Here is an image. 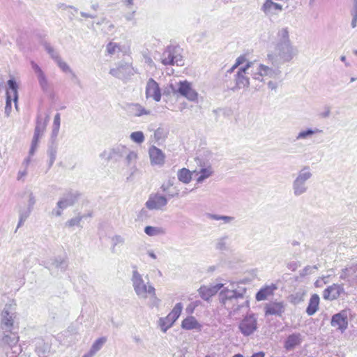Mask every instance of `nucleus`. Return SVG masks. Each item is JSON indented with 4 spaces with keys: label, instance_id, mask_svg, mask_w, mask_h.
<instances>
[{
    "label": "nucleus",
    "instance_id": "nucleus-32",
    "mask_svg": "<svg viewBox=\"0 0 357 357\" xmlns=\"http://www.w3.org/2000/svg\"><path fill=\"white\" fill-rule=\"evenodd\" d=\"M130 112L135 116H141L142 115H149L151 114L150 110L146 109L141 105L135 103L129 106Z\"/></svg>",
    "mask_w": 357,
    "mask_h": 357
},
{
    "label": "nucleus",
    "instance_id": "nucleus-26",
    "mask_svg": "<svg viewBox=\"0 0 357 357\" xmlns=\"http://www.w3.org/2000/svg\"><path fill=\"white\" fill-rule=\"evenodd\" d=\"M301 343V335L300 333H293L289 335L285 342L284 348L288 350H292L296 346L299 345Z\"/></svg>",
    "mask_w": 357,
    "mask_h": 357
},
{
    "label": "nucleus",
    "instance_id": "nucleus-43",
    "mask_svg": "<svg viewBox=\"0 0 357 357\" xmlns=\"http://www.w3.org/2000/svg\"><path fill=\"white\" fill-rule=\"evenodd\" d=\"M305 294V292L302 291H297L295 294H291L290 296L291 303H292L294 305L299 304L304 301Z\"/></svg>",
    "mask_w": 357,
    "mask_h": 357
},
{
    "label": "nucleus",
    "instance_id": "nucleus-3",
    "mask_svg": "<svg viewBox=\"0 0 357 357\" xmlns=\"http://www.w3.org/2000/svg\"><path fill=\"white\" fill-rule=\"evenodd\" d=\"M131 282L135 294L140 299L151 298L153 299L154 305H158L160 299L156 296V290L151 283L148 276L143 278L136 267L132 271Z\"/></svg>",
    "mask_w": 357,
    "mask_h": 357
},
{
    "label": "nucleus",
    "instance_id": "nucleus-45",
    "mask_svg": "<svg viewBox=\"0 0 357 357\" xmlns=\"http://www.w3.org/2000/svg\"><path fill=\"white\" fill-rule=\"evenodd\" d=\"M131 140L137 144H142L144 141V135L142 131H135L130 134Z\"/></svg>",
    "mask_w": 357,
    "mask_h": 357
},
{
    "label": "nucleus",
    "instance_id": "nucleus-39",
    "mask_svg": "<svg viewBox=\"0 0 357 357\" xmlns=\"http://www.w3.org/2000/svg\"><path fill=\"white\" fill-rule=\"evenodd\" d=\"M43 45L45 50L55 62L61 59L59 52L50 43H45Z\"/></svg>",
    "mask_w": 357,
    "mask_h": 357
},
{
    "label": "nucleus",
    "instance_id": "nucleus-19",
    "mask_svg": "<svg viewBox=\"0 0 357 357\" xmlns=\"http://www.w3.org/2000/svg\"><path fill=\"white\" fill-rule=\"evenodd\" d=\"M261 10L266 16H273L278 15L282 11L283 8L281 4L275 3L273 0H266Z\"/></svg>",
    "mask_w": 357,
    "mask_h": 357
},
{
    "label": "nucleus",
    "instance_id": "nucleus-17",
    "mask_svg": "<svg viewBox=\"0 0 357 357\" xmlns=\"http://www.w3.org/2000/svg\"><path fill=\"white\" fill-rule=\"evenodd\" d=\"M146 97V98H152L156 102H159L161 99L160 89L158 84L153 78H150L147 81Z\"/></svg>",
    "mask_w": 357,
    "mask_h": 357
},
{
    "label": "nucleus",
    "instance_id": "nucleus-46",
    "mask_svg": "<svg viewBox=\"0 0 357 357\" xmlns=\"http://www.w3.org/2000/svg\"><path fill=\"white\" fill-rule=\"evenodd\" d=\"M56 63L62 71L64 73H71L73 76H75L70 66L65 61H63L61 58L56 61Z\"/></svg>",
    "mask_w": 357,
    "mask_h": 357
},
{
    "label": "nucleus",
    "instance_id": "nucleus-1",
    "mask_svg": "<svg viewBox=\"0 0 357 357\" xmlns=\"http://www.w3.org/2000/svg\"><path fill=\"white\" fill-rule=\"evenodd\" d=\"M247 289L243 282L225 280V308L229 315L238 319L241 314H244L248 308V300L245 297Z\"/></svg>",
    "mask_w": 357,
    "mask_h": 357
},
{
    "label": "nucleus",
    "instance_id": "nucleus-36",
    "mask_svg": "<svg viewBox=\"0 0 357 357\" xmlns=\"http://www.w3.org/2000/svg\"><path fill=\"white\" fill-rule=\"evenodd\" d=\"M144 232L149 236H156L165 234V231L163 228L152 226H146L144 228Z\"/></svg>",
    "mask_w": 357,
    "mask_h": 357
},
{
    "label": "nucleus",
    "instance_id": "nucleus-13",
    "mask_svg": "<svg viewBox=\"0 0 357 357\" xmlns=\"http://www.w3.org/2000/svg\"><path fill=\"white\" fill-rule=\"evenodd\" d=\"M167 204V199L165 195L158 193L150 195L145 205L149 210H160Z\"/></svg>",
    "mask_w": 357,
    "mask_h": 357
},
{
    "label": "nucleus",
    "instance_id": "nucleus-63",
    "mask_svg": "<svg viewBox=\"0 0 357 357\" xmlns=\"http://www.w3.org/2000/svg\"><path fill=\"white\" fill-rule=\"evenodd\" d=\"M42 136H40V135L33 134V137L32 142H31V145H34V146H38L39 139Z\"/></svg>",
    "mask_w": 357,
    "mask_h": 357
},
{
    "label": "nucleus",
    "instance_id": "nucleus-11",
    "mask_svg": "<svg viewBox=\"0 0 357 357\" xmlns=\"http://www.w3.org/2000/svg\"><path fill=\"white\" fill-rule=\"evenodd\" d=\"M135 73L132 66L127 63H120L117 68H112L109 70L110 75L121 79H128Z\"/></svg>",
    "mask_w": 357,
    "mask_h": 357
},
{
    "label": "nucleus",
    "instance_id": "nucleus-5",
    "mask_svg": "<svg viewBox=\"0 0 357 357\" xmlns=\"http://www.w3.org/2000/svg\"><path fill=\"white\" fill-rule=\"evenodd\" d=\"M254 69L255 63L250 61L247 62L244 66L238 68L234 75V85L229 86L227 84V87L233 91L248 87L250 82L248 75L251 74L253 76Z\"/></svg>",
    "mask_w": 357,
    "mask_h": 357
},
{
    "label": "nucleus",
    "instance_id": "nucleus-41",
    "mask_svg": "<svg viewBox=\"0 0 357 357\" xmlns=\"http://www.w3.org/2000/svg\"><path fill=\"white\" fill-rule=\"evenodd\" d=\"M313 136L312 128H307L305 130L300 131L296 137V140L309 139Z\"/></svg>",
    "mask_w": 357,
    "mask_h": 357
},
{
    "label": "nucleus",
    "instance_id": "nucleus-25",
    "mask_svg": "<svg viewBox=\"0 0 357 357\" xmlns=\"http://www.w3.org/2000/svg\"><path fill=\"white\" fill-rule=\"evenodd\" d=\"M149 157L152 165H162L165 162V155L162 151L155 146L150 148Z\"/></svg>",
    "mask_w": 357,
    "mask_h": 357
},
{
    "label": "nucleus",
    "instance_id": "nucleus-31",
    "mask_svg": "<svg viewBox=\"0 0 357 357\" xmlns=\"http://www.w3.org/2000/svg\"><path fill=\"white\" fill-rule=\"evenodd\" d=\"M8 86L10 91H8L15 102V108L17 109V100H18V85L14 79H10L8 81Z\"/></svg>",
    "mask_w": 357,
    "mask_h": 357
},
{
    "label": "nucleus",
    "instance_id": "nucleus-20",
    "mask_svg": "<svg viewBox=\"0 0 357 357\" xmlns=\"http://www.w3.org/2000/svg\"><path fill=\"white\" fill-rule=\"evenodd\" d=\"M222 287H223V284L222 283H218L210 287L204 285L198 289V291L202 299L208 301L209 298L215 295Z\"/></svg>",
    "mask_w": 357,
    "mask_h": 357
},
{
    "label": "nucleus",
    "instance_id": "nucleus-10",
    "mask_svg": "<svg viewBox=\"0 0 357 357\" xmlns=\"http://www.w3.org/2000/svg\"><path fill=\"white\" fill-rule=\"evenodd\" d=\"M127 152V147L121 144L116 145L109 150H105L100 154V157L107 162L114 160L118 161L120 158L124 157Z\"/></svg>",
    "mask_w": 357,
    "mask_h": 357
},
{
    "label": "nucleus",
    "instance_id": "nucleus-44",
    "mask_svg": "<svg viewBox=\"0 0 357 357\" xmlns=\"http://www.w3.org/2000/svg\"><path fill=\"white\" fill-rule=\"evenodd\" d=\"M36 351L39 357H46L50 352V347L47 344H41L36 347Z\"/></svg>",
    "mask_w": 357,
    "mask_h": 357
},
{
    "label": "nucleus",
    "instance_id": "nucleus-28",
    "mask_svg": "<svg viewBox=\"0 0 357 357\" xmlns=\"http://www.w3.org/2000/svg\"><path fill=\"white\" fill-rule=\"evenodd\" d=\"M201 326V324L192 316L187 317L181 323V327L185 330L200 329Z\"/></svg>",
    "mask_w": 357,
    "mask_h": 357
},
{
    "label": "nucleus",
    "instance_id": "nucleus-35",
    "mask_svg": "<svg viewBox=\"0 0 357 357\" xmlns=\"http://www.w3.org/2000/svg\"><path fill=\"white\" fill-rule=\"evenodd\" d=\"M178 179L183 183H188L192 179L191 172L186 169L182 168L178 172Z\"/></svg>",
    "mask_w": 357,
    "mask_h": 357
},
{
    "label": "nucleus",
    "instance_id": "nucleus-8",
    "mask_svg": "<svg viewBox=\"0 0 357 357\" xmlns=\"http://www.w3.org/2000/svg\"><path fill=\"white\" fill-rule=\"evenodd\" d=\"M280 66H273L270 67L264 64H259L254 69L253 78L261 81V77H268L270 78L277 79L281 75Z\"/></svg>",
    "mask_w": 357,
    "mask_h": 357
},
{
    "label": "nucleus",
    "instance_id": "nucleus-9",
    "mask_svg": "<svg viewBox=\"0 0 357 357\" xmlns=\"http://www.w3.org/2000/svg\"><path fill=\"white\" fill-rule=\"evenodd\" d=\"M183 310V305L181 303H178L175 305L172 310L165 318L159 319V325L162 331L165 333L169 328L172 326L174 323L178 319L181 314Z\"/></svg>",
    "mask_w": 357,
    "mask_h": 357
},
{
    "label": "nucleus",
    "instance_id": "nucleus-51",
    "mask_svg": "<svg viewBox=\"0 0 357 357\" xmlns=\"http://www.w3.org/2000/svg\"><path fill=\"white\" fill-rule=\"evenodd\" d=\"M211 174V172L208 169L203 168L200 171V176L197 178V181L198 183L203 182L206 178H208Z\"/></svg>",
    "mask_w": 357,
    "mask_h": 357
},
{
    "label": "nucleus",
    "instance_id": "nucleus-49",
    "mask_svg": "<svg viewBox=\"0 0 357 357\" xmlns=\"http://www.w3.org/2000/svg\"><path fill=\"white\" fill-rule=\"evenodd\" d=\"M82 220V216H77L75 218H71L70 220L66 222V226L69 227L74 226H78L82 227V226L80 225Z\"/></svg>",
    "mask_w": 357,
    "mask_h": 357
},
{
    "label": "nucleus",
    "instance_id": "nucleus-37",
    "mask_svg": "<svg viewBox=\"0 0 357 357\" xmlns=\"http://www.w3.org/2000/svg\"><path fill=\"white\" fill-rule=\"evenodd\" d=\"M125 162L127 166L135 165L137 159V154L133 151H130L127 149V152L125 154Z\"/></svg>",
    "mask_w": 357,
    "mask_h": 357
},
{
    "label": "nucleus",
    "instance_id": "nucleus-18",
    "mask_svg": "<svg viewBox=\"0 0 357 357\" xmlns=\"http://www.w3.org/2000/svg\"><path fill=\"white\" fill-rule=\"evenodd\" d=\"M331 324L333 327H337L341 332H344L348 326L347 314L346 312L341 311L333 315Z\"/></svg>",
    "mask_w": 357,
    "mask_h": 357
},
{
    "label": "nucleus",
    "instance_id": "nucleus-40",
    "mask_svg": "<svg viewBox=\"0 0 357 357\" xmlns=\"http://www.w3.org/2000/svg\"><path fill=\"white\" fill-rule=\"evenodd\" d=\"M107 342V337H101L98 339H97L93 344H92L90 350L96 354L98 351L101 349V348L103 347L105 343Z\"/></svg>",
    "mask_w": 357,
    "mask_h": 357
},
{
    "label": "nucleus",
    "instance_id": "nucleus-23",
    "mask_svg": "<svg viewBox=\"0 0 357 357\" xmlns=\"http://www.w3.org/2000/svg\"><path fill=\"white\" fill-rule=\"evenodd\" d=\"M31 65L34 73L36 74L40 86L43 91H46L48 89V82L45 74L40 67L34 61H31Z\"/></svg>",
    "mask_w": 357,
    "mask_h": 357
},
{
    "label": "nucleus",
    "instance_id": "nucleus-6",
    "mask_svg": "<svg viewBox=\"0 0 357 357\" xmlns=\"http://www.w3.org/2000/svg\"><path fill=\"white\" fill-rule=\"evenodd\" d=\"M16 318V304L6 303L0 313V328L4 332H10Z\"/></svg>",
    "mask_w": 357,
    "mask_h": 357
},
{
    "label": "nucleus",
    "instance_id": "nucleus-14",
    "mask_svg": "<svg viewBox=\"0 0 357 357\" xmlns=\"http://www.w3.org/2000/svg\"><path fill=\"white\" fill-rule=\"evenodd\" d=\"M286 310V304L282 301H272L264 306L265 316L275 315L282 317Z\"/></svg>",
    "mask_w": 357,
    "mask_h": 357
},
{
    "label": "nucleus",
    "instance_id": "nucleus-48",
    "mask_svg": "<svg viewBox=\"0 0 357 357\" xmlns=\"http://www.w3.org/2000/svg\"><path fill=\"white\" fill-rule=\"evenodd\" d=\"M13 98L10 94V93L8 91V90L6 91V107H5V114L6 116H9L10 111H11V102H12Z\"/></svg>",
    "mask_w": 357,
    "mask_h": 357
},
{
    "label": "nucleus",
    "instance_id": "nucleus-57",
    "mask_svg": "<svg viewBox=\"0 0 357 357\" xmlns=\"http://www.w3.org/2000/svg\"><path fill=\"white\" fill-rule=\"evenodd\" d=\"M59 128L53 127L52 131L51 142L52 141L56 142V139L59 134Z\"/></svg>",
    "mask_w": 357,
    "mask_h": 357
},
{
    "label": "nucleus",
    "instance_id": "nucleus-59",
    "mask_svg": "<svg viewBox=\"0 0 357 357\" xmlns=\"http://www.w3.org/2000/svg\"><path fill=\"white\" fill-rule=\"evenodd\" d=\"M53 127L60 128V114L56 113L54 118Z\"/></svg>",
    "mask_w": 357,
    "mask_h": 357
},
{
    "label": "nucleus",
    "instance_id": "nucleus-42",
    "mask_svg": "<svg viewBox=\"0 0 357 357\" xmlns=\"http://www.w3.org/2000/svg\"><path fill=\"white\" fill-rule=\"evenodd\" d=\"M245 61H246L245 55H241L240 56H238L236 59V62L232 66V67L227 71L225 76L227 77L228 74H231L236 68H238L241 67V66L242 64H243Z\"/></svg>",
    "mask_w": 357,
    "mask_h": 357
},
{
    "label": "nucleus",
    "instance_id": "nucleus-52",
    "mask_svg": "<svg viewBox=\"0 0 357 357\" xmlns=\"http://www.w3.org/2000/svg\"><path fill=\"white\" fill-rule=\"evenodd\" d=\"M352 20H351V27L355 28L357 26V0L354 1V10L351 12Z\"/></svg>",
    "mask_w": 357,
    "mask_h": 357
},
{
    "label": "nucleus",
    "instance_id": "nucleus-61",
    "mask_svg": "<svg viewBox=\"0 0 357 357\" xmlns=\"http://www.w3.org/2000/svg\"><path fill=\"white\" fill-rule=\"evenodd\" d=\"M63 210H64V209L63 208H59V207H58L56 206V208H54V209L52 210V215H54V216H56V217H59V216L61 215Z\"/></svg>",
    "mask_w": 357,
    "mask_h": 357
},
{
    "label": "nucleus",
    "instance_id": "nucleus-56",
    "mask_svg": "<svg viewBox=\"0 0 357 357\" xmlns=\"http://www.w3.org/2000/svg\"><path fill=\"white\" fill-rule=\"evenodd\" d=\"M331 114V108L328 106L325 107L324 112L319 114L320 117L326 119L328 118Z\"/></svg>",
    "mask_w": 357,
    "mask_h": 357
},
{
    "label": "nucleus",
    "instance_id": "nucleus-62",
    "mask_svg": "<svg viewBox=\"0 0 357 357\" xmlns=\"http://www.w3.org/2000/svg\"><path fill=\"white\" fill-rule=\"evenodd\" d=\"M134 1L135 0H122L121 2L127 8L130 9L131 6L134 5Z\"/></svg>",
    "mask_w": 357,
    "mask_h": 357
},
{
    "label": "nucleus",
    "instance_id": "nucleus-29",
    "mask_svg": "<svg viewBox=\"0 0 357 357\" xmlns=\"http://www.w3.org/2000/svg\"><path fill=\"white\" fill-rule=\"evenodd\" d=\"M48 121V116L45 119H43L41 116L38 115L36 120V125L34 130V134L43 136L46 129Z\"/></svg>",
    "mask_w": 357,
    "mask_h": 357
},
{
    "label": "nucleus",
    "instance_id": "nucleus-22",
    "mask_svg": "<svg viewBox=\"0 0 357 357\" xmlns=\"http://www.w3.org/2000/svg\"><path fill=\"white\" fill-rule=\"evenodd\" d=\"M79 197L77 192H70L62 197L56 204L57 206L61 208H66L68 206L74 205Z\"/></svg>",
    "mask_w": 357,
    "mask_h": 357
},
{
    "label": "nucleus",
    "instance_id": "nucleus-50",
    "mask_svg": "<svg viewBox=\"0 0 357 357\" xmlns=\"http://www.w3.org/2000/svg\"><path fill=\"white\" fill-rule=\"evenodd\" d=\"M120 50V47L116 44L112 42H110L107 45V52L109 54H114L116 52Z\"/></svg>",
    "mask_w": 357,
    "mask_h": 357
},
{
    "label": "nucleus",
    "instance_id": "nucleus-54",
    "mask_svg": "<svg viewBox=\"0 0 357 357\" xmlns=\"http://www.w3.org/2000/svg\"><path fill=\"white\" fill-rule=\"evenodd\" d=\"M114 27L115 26L114 24H112L110 21H106L105 25L103 26L102 31L105 33L109 34L114 31Z\"/></svg>",
    "mask_w": 357,
    "mask_h": 357
},
{
    "label": "nucleus",
    "instance_id": "nucleus-34",
    "mask_svg": "<svg viewBox=\"0 0 357 357\" xmlns=\"http://www.w3.org/2000/svg\"><path fill=\"white\" fill-rule=\"evenodd\" d=\"M6 333L2 337V342L10 347L15 345L18 342L19 337L15 333H12V331Z\"/></svg>",
    "mask_w": 357,
    "mask_h": 357
},
{
    "label": "nucleus",
    "instance_id": "nucleus-47",
    "mask_svg": "<svg viewBox=\"0 0 357 357\" xmlns=\"http://www.w3.org/2000/svg\"><path fill=\"white\" fill-rule=\"evenodd\" d=\"M31 211V209L27 208L26 211H20V220L17 225V228L20 227L24 224L27 218L29 216Z\"/></svg>",
    "mask_w": 357,
    "mask_h": 357
},
{
    "label": "nucleus",
    "instance_id": "nucleus-12",
    "mask_svg": "<svg viewBox=\"0 0 357 357\" xmlns=\"http://www.w3.org/2000/svg\"><path fill=\"white\" fill-rule=\"evenodd\" d=\"M172 88L174 93H178L189 100L193 101L197 98V93L192 89L190 83L186 80L179 82L176 89H174L172 86Z\"/></svg>",
    "mask_w": 357,
    "mask_h": 357
},
{
    "label": "nucleus",
    "instance_id": "nucleus-60",
    "mask_svg": "<svg viewBox=\"0 0 357 357\" xmlns=\"http://www.w3.org/2000/svg\"><path fill=\"white\" fill-rule=\"evenodd\" d=\"M348 272H349V268H345L342 269V272L340 273V278L341 280H346L349 277Z\"/></svg>",
    "mask_w": 357,
    "mask_h": 357
},
{
    "label": "nucleus",
    "instance_id": "nucleus-4",
    "mask_svg": "<svg viewBox=\"0 0 357 357\" xmlns=\"http://www.w3.org/2000/svg\"><path fill=\"white\" fill-rule=\"evenodd\" d=\"M312 177V173L309 166H304L297 174L292 182V190L295 197H299L308 190L307 181Z\"/></svg>",
    "mask_w": 357,
    "mask_h": 357
},
{
    "label": "nucleus",
    "instance_id": "nucleus-64",
    "mask_svg": "<svg viewBox=\"0 0 357 357\" xmlns=\"http://www.w3.org/2000/svg\"><path fill=\"white\" fill-rule=\"evenodd\" d=\"M80 15H81L82 17H83L84 18L93 19V18H95L96 17V15H95V14L85 13V12H83V11L80 12Z\"/></svg>",
    "mask_w": 357,
    "mask_h": 357
},
{
    "label": "nucleus",
    "instance_id": "nucleus-30",
    "mask_svg": "<svg viewBox=\"0 0 357 357\" xmlns=\"http://www.w3.org/2000/svg\"><path fill=\"white\" fill-rule=\"evenodd\" d=\"M227 261L228 264L233 267V264H238L241 261V259L238 253L229 251L225 247V261Z\"/></svg>",
    "mask_w": 357,
    "mask_h": 357
},
{
    "label": "nucleus",
    "instance_id": "nucleus-24",
    "mask_svg": "<svg viewBox=\"0 0 357 357\" xmlns=\"http://www.w3.org/2000/svg\"><path fill=\"white\" fill-rule=\"evenodd\" d=\"M278 289V287L275 284H271L270 285H266L261 287L256 294L255 298L257 301H264L268 298V296H273L274 291Z\"/></svg>",
    "mask_w": 357,
    "mask_h": 357
},
{
    "label": "nucleus",
    "instance_id": "nucleus-55",
    "mask_svg": "<svg viewBox=\"0 0 357 357\" xmlns=\"http://www.w3.org/2000/svg\"><path fill=\"white\" fill-rule=\"evenodd\" d=\"M35 203H36L35 197L33 195V194L31 192L29 194V202H28V208L32 210Z\"/></svg>",
    "mask_w": 357,
    "mask_h": 357
},
{
    "label": "nucleus",
    "instance_id": "nucleus-33",
    "mask_svg": "<svg viewBox=\"0 0 357 357\" xmlns=\"http://www.w3.org/2000/svg\"><path fill=\"white\" fill-rule=\"evenodd\" d=\"M47 153L50 158L49 166L51 167L54 164V162L56 160V157L57 144L56 142H54V141L50 142V143L48 146Z\"/></svg>",
    "mask_w": 357,
    "mask_h": 357
},
{
    "label": "nucleus",
    "instance_id": "nucleus-27",
    "mask_svg": "<svg viewBox=\"0 0 357 357\" xmlns=\"http://www.w3.org/2000/svg\"><path fill=\"white\" fill-rule=\"evenodd\" d=\"M319 296L317 294H314L311 296L308 305L306 308V313L309 316L314 314L319 309Z\"/></svg>",
    "mask_w": 357,
    "mask_h": 357
},
{
    "label": "nucleus",
    "instance_id": "nucleus-58",
    "mask_svg": "<svg viewBox=\"0 0 357 357\" xmlns=\"http://www.w3.org/2000/svg\"><path fill=\"white\" fill-rule=\"evenodd\" d=\"M136 10H132V12H129L124 15L125 19L127 21H132L135 19V14Z\"/></svg>",
    "mask_w": 357,
    "mask_h": 357
},
{
    "label": "nucleus",
    "instance_id": "nucleus-15",
    "mask_svg": "<svg viewBox=\"0 0 357 357\" xmlns=\"http://www.w3.org/2000/svg\"><path fill=\"white\" fill-rule=\"evenodd\" d=\"M344 293L343 284H333L323 291V298L332 301L337 299L341 294Z\"/></svg>",
    "mask_w": 357,
    "mask_h": 357
},
{
    "label": "nucleus",
    "instance_id": "nucleus-16",
    "mask_svg": "<svg viewBox=\"0 0 357 357\" xmlns=\"http://www.w3.org/2000/svg\"><path fill=\"white\" fill-rule=\"evenodd\" d=\"M238 328L245 336H249L257 328V319L253 316L246 317L241 321Z\"/></svg>",
    "mask_w": 357,
    "mask_h": 357
},
{
    "label": "nucleus",
    "instance_id": "nucleus-53",
    "mask_svg": "<svg viewBox=\"0 0 357 357\" xmlns=\"http://www.w3.org/2000/svg\"><path fill=\"white\" fill-rule=\"evenodd\" d=\"M318 269V267L317 265L314 266H305L301 271V275L305 276L309 274H312L314 273V270Z\"/></svg>",
    "mask_w": 357,
    "mask_h": 357
},
{
    "label": "nucleus",
    "instance_id": "nucleus-38",
    "mask_svg": "<svg viewBox=\"0 0 357 357\" xmlns=\"http://www.w3.org/2000/svg\"><path fill=\"white\" fill-rule=\"evenodd\" d=\"M112 241V252H116V247L119 245H122L125 243V238L121 235H114L111 238Z\"/></svg>",
    "mask_w": 357,
    "mask_h": 357
},
{
    "label": "nucleus",
    "instance_id": "nucleus-2",
    "mask_svg": "<svg viewBox=\"0 0 357 357\" xmlns=\"http://www.w3.org/2000/svg\"><path fill=\"white\" fill-rule=\"evenodd\" d=\"M278 41L274 51L268 54V61L272 66L281 65L291 61L298 54V50L293 46L287 28H282L278 33Z\"/></svg>",
    "mask_w": 357,
    "mask_h": 357
},
{
    "label": "nucleus",
    "instance_id": "nucleus-21",
    "mask_svg": "<svg viewBox=\"0 0 357 357\" xmlns=\"http://www.w3.org/2000/svg\"><path fill=\"white\" fill-rule=\"evenodd\" d=\"M46 268L50 271L58 270L61 272L66 271L68 266V262L61 257L51 258L46 261Z\"/></svg>",
    "mask_w": 357,
    "mask_h": 357
},
{
    "label": "nucleus",
    "instance_id": "nucleus-7",
    "mask_svg": "<svg viewBox=\"0 0 357 357\" xmlns=\"http://www.w3.org/2000/svg\"><path fill=\"white\" fill-rule=\"evenodd\" d=\"M161 62L164 66H183V57L181 54V48L179 46L169 45L162 54Z\"/></svg>",
    "mask_w": 357,
    "mask_h": 357
}]
</instances>
